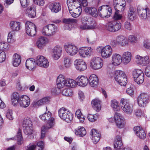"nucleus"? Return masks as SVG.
Listing matches in <instances>:
<instances>
[{
    "label": "nucleus",
    "mask_w": 150,
    "mask_h": 150,
    "mask_svg": "<svg viewBox=\"0 0 150 150\" xmlns=\"http://www.w3.org/2000/svg\"><path fill=\"white\" fill-rule=\"evenodd\" d=\"M115 120L116 125L118 128H122L125 127V119L120 114H115Z\"/></svg>",
    "instance_id": "a211bd4d"
},
{
    "label": "nucleus",
    "mask_w": 150,
    "mask_h": 150,
    "mask_svg": "<svg viewBox=\"0 0 150 150\" xmlns=\"http://www.w3.org/2000/svg\"><path fill=\"white\" fill-rule=\"evenodd\" d=\"M44 148V143L42 141L37 142L35 145L30 146L27 150H42Z\"/></svg>",
    "instance_id": "72a5a7b5"
},
{
    "label": "nucleus",
    "mask_w": 150,
    "mask_h": 150,
    "mask_svg": "<svg viewBox=\"0 0 150 150\" xmlns=\"http://www.w3.org/2000/svg\"><path fill=\"white\" fill-rule=\"evenodd\" d=\"M52 123H51L49 126H46L44 125L43 126L41 129L42 133L41 134V139H43L45 135V134L46 133V131L48 129L51 128L52 127Z\"/></svg>",
    "instance_id": "864d4df0"
},
{
    "label": "nucleus",
    "mask_w": 150,
    "mask_h": 150,
    "mask_svg": "<svg viewBox=\"0 0 150 150\" xmlns=\"http://www.w3.org/2000/svg\"><path fill=\"white\" fill-rule=\"evenodd\" d=\"M30 103L29 98L26 95H22L20 97V99L18 103L19 105L23 108L28 107Z\"/></svg>",
    "instance_id": "aec40b11"
},
{
    "label": "nucleus",
    "mask_w": 150,
    "mask_h": 150,
    "mask_svg": "<svg viewBox=\"0 0 150 150\" xmlns=\"http://www.w3.org/2000/svg\"><path fill=\"white\" fill-rule=\"evenodd\" d=\"M143 74L144 73L142 70L139 69H135L132 72V74L134 79Z\"/></svg>",
    "instance_id": "de8ad7c7"
},
{
    "label": "nucleus",
    "mask_w": 150,
    "mask_h": 150,
    "mask_svg": "<svg viewBox=\"0 0 150 150\" xmlns=\"http://www.w3.org/2000/svg\"><path fill=\"white\" fill-rule=\"evenodd\" d=\"M67 4L68 6L69 11L81 4L77 0H67Z\"/></svg>",
    "instance_id": "f704fd0d"
},
{
    "label": "nucleus",
    "mask_w": 150,
    "mask_h": 150,
    "mask_svg": "<svg viewBox=\"0 0 150 150\" xmlns=\"http://www.w3.org/2000/svg\"><path fill=\"white\" fill-rule=\"evenodd\" d=\"M14 33L13 31H11L9 32L8 35L7 42L8 43H13L14 42L15 40L14 37Z\"/></svg>",
    "instance_id": "bf43d9fd"
},
{
    "label": "nucleus",
    "mask_w": 150,
    "mask_h": 150,
    "mask_svg": "<svg viewBox=\"0 0 150 150\" xmlns=\"http://www.w3.org/2000/svg\"><path fill=\"white\" fill-rule=\"evenodd\" d=\"M113 3L115 10H124L126 5L125 0H113Z\"/></svg>",
    "instance_id": "6ab92c4d"
},
{
    "label": "nucleus",
    "mask_w": 150,
    "mask_h": 150,
    "mask_svg": "<svg viewBox=\"0 0 150 150\" xmlns=\"http://www.w3.org/2000/svg\"><path fill=\"white\" fill-rule=\"evenodd\" d=\"M112 9L108 5H103L98 9L99 15L103 18H108L111 14Z\"/></svg>",
    "instance_id": "1a4fd4ad"
},
{
    "label": "nucleus",
    "mask_w": 150,
    "mask_h": 150,
    "mask_svg": "<svg viewBox=\"0 0 150 150\" xmlns=\"http://www.w3.org/2000/svg\"><path fill=\"white\" fill-rule=\"evenodd\" d=\"M23 127L33 126L30 118L28 117H25L23 121Z\"/></svg>",
    "instance_id": "13d9d810"
},
{
    "label": "nucleus",
    "mask_w": 150,
    "mask_h": 150,
    "mask_svg": "<svg viewBox=\"0 0 150 150\" xmlns=\"http://www.w3.org/2000/svg\"><path fill=\"white\" fill-rule=\"evenodd\" d=\"M20 99L19 94L16 92H14L12 95L11 98V102L12 104L14 106L16 105L17 104L19 100Z\"/></svg>",
    "instance_id": "37998d69"
},
{
    "label": "nucleus",
    "mask_w": 150,
    "mask_h": 150,
    "mask_svg": "<svg viewBox=\"0 0 150 150\" xmlns=\"http://www.w3.org/2000/svg\"><path fill=\"white\" fill-rule=\"evenodd\" d=\"M48 42L47 38L44 37H42L39 38L36 42L37 47L39 49L42 48Z\"/></svg>",
    "instance_id": "c9c22d12"
},
{
    "label": "nucleus",
    "mask_w": 150,
    "mask_h": 150,
    "mask_svg": "<svg viewBox=\"0 0 150 150\" xmlns=\"http://www.w3.org/2000/svg\"><path fill=\"white\" fill-rule=\"evenodd\" d=\"M96 51L100 53L102 57L104 59L110 57L112 53V48L110 45H107L104 47L98 46L96 49Z\"/></svg>",
    "instance_id": "7ed1b4c3"
},
{
    "label": "nucleus",
    "mask_w": 150,
    "mask_h": 150,
    "mask_svg": "<svg viewBox=\"0 0 150 150\" xmlns=\"http://www.w3.org/2000/svg\"><path fill=\"white\" fill-rule=\"evenodd\" d=\"M25 30L26 33L28 35L33 36L36 34V27L33 23L27 21L25 23Z\"/></svg>",
    "instance_id": "9b49d317"
},
{
    "label": "nucleus",
    "mask_w": 150,
    "mask_h": 150,
    "mask_svg": "<svg viewBox=\"0 0 150 150\" xmlns=\"http://www.w3.org/2000/svg\"><path fill=\"white\" fill-rule=\"evenodd\" d=\"M99 80L98 77L94 74L91 75L88 79L90 85L92 87L96 88L98 85Z\"/></svg>",
    "instance_id": "bb28decb"
},
{
    "label": "nucleus",
    "mask_w": 150,
    "mask_h": 150,
    "mask_svg": "<svg viewBox=\"0 0 150 150\" xmlns=\"http://www.w3.org/2000/svg\"><path fill=\"white\" fill-rule=\"evenodd\" d=\"M63 23L67 24L77 23L78 22V20L77 19L74 18H65L63 20Z\"/></svg>",
    "instance_id": "4d7b16f0"
},
{
    "label": "nucleus",
    "mask_w": 150,
    "mask_h": 150,
    "mask_svg": "<svg viewBox=\"0 0 150 150\" xmlns=\"http://www.w3.org/2000/svg\"><path fill=\"white\" fill-rule=\"evenodd\" d=\"M90 134L91 135V139L93 142L95 144H96L100 139V134L94 129H92Z\"/></svg>",
    "instance_id": "c85d7f7f"
},
{
    "label": "nucleus",
    "mask_w": 150,
    "mask_h": 150,
    "mask_svg": "<svg viewBox=\"0 0 150 150\" xmlns=\"http://www.w3.org/2000/svg\"><path fill=\"white\" fill-rule=\"evenodd\" d=\"M114 77L115 81L121 86H125L127 83V76L125 72L122 71H115Z\"/></svg>",
    "instance_id": "f257e3e1"
},
{
    "label": "nucleus",
    "mask_w": 150,
    "mask_h": 150,
    "mask_svg": "<svg viewBox=\"0 0 150 150\" xmlns=\"http://www.w3.org/2000/svg\"><path fill=\"white\" fill-rule=\"evenodd\" d=\"M117 40V36L115 39L112 40H111L110 44L111 47H115L119 45V41Z\"/></svg>",
    "instance_id": "774afa93"
},
{
    "label": "nucleus",
    "mask_w": 150,
    "mask_h": 150,
    "mask_svg": "<svg viewBox=\"0 0 150 150\" xmlns=\"http://www.w3.org/2000/svg\"><path fill=\"white\" fill-rule=\"evenodd\" d=\"M96 26V24H82L80 26V28L82 30L93 29L95 28Z\"/></svg>",
    "instance_id": "603ef678"
},
{
    "label": "nucleus",
    "mask_w": 150,
    "mask_h": 150,
    "mask_svg": "<svg viewBox=\"0 0 150 150\" xmlns=\"http://www.w3.org/2000/svg\"><path fill=\"white\" fill-rule=\"evenodd\" d=\"M66 83V86L73 88L75 86L76 81L72 79L68 78L67 79Z\"/></svg>",
    "instance_id": "6e6d98bb"
},
{
    "label": "nucleus",
    "mask_w": 150,
    "mask_h": 150,
    "mask_svg": "<svg viewBox=\"0 0 150 150\" xmlns=\"http://www.w3.org/2000/svg\"><path fill=\"white\" fill-rule=\"evenodd\" d=\"M134 130L137 136L140 139H144L146 138V134L141 127L139 126L134 127Z\"/></svg>",
    "instance_id": "b1692460"
},
{
    "label": "nucleus",
    "mask_w": 150,
    "mask_h": 150,
    "mask_svg": "<svg viewBox=\"0 0 150 150\" xmlns=\"http://www.w3.org/2000/svg\"><path fill=\"white\" fill-rule=\"evenodd\" d=\"M149 96L146 93H141L138 98V103L139 106L144 107L149 102Z\"/></svg>",
    "instance_id": "dca6fc26"
},
{
    "label": "nucleus",
    "mask_w": 150,
    "mask_h": 150,
    "mask_svg": "<svg viewBox=\"0 0 150 150\" xmlns=\"http://www.w3.org/2000/svg\"><path fill=\"white\" fill-rule=\"evenodd\" d=\"M114 146V148L116 150H123L124 149L123 148L121 137L119 135L116 136Z\"/></svg>",
    "instance_id": "a878e982"
},
{
    "label": "nucleus",
    "mask_w": 150,
    "mask_h": 150,
    "mask_svg": "<svg viewBox=\"0 0 150 150\" xmlns=\"http://www.w3.org/2000/svg\"><path fill=\"white\" fill-rule=\"evenodd\" d=\"M74 65L77 70L80 71H83L87 68L86 62L82 59H76L74 62Z\"/></svg>",
    "instance_id": "f3484780"
},
{
    "label": "nucleus",
    "mask_w": 150,
    "mask_h": 150,
    "mask_svg": "<svg viewBox=\"0 0 150 150\" xmlns=\"http://www.w3.org/2000/svg\"><path fill=\"white\" fill-rule=\"evenodd\" d=\"M6 117L10 120H12L13 119V112L11 109H8L6 113Z\"/></svg>",
    "instance_id": "338daca9"
},
{
    "label": "nucleus",
    "mask_w": 150,
    "mask_h": 150,
    "mask_svg": "<svg viewBox=\"0 0 150 150\" xmlns=\"http://www.w3.org/2000/svg\"><path fill=\"white\" fill-rule=\"evenodd\" d=\"M90 66L93 69L97 70L101 68L103 65V60L100 57H94L91 59Z\"/></svg>",
    "instance_id": "39448f33"
},
{
    "label": "nucleus",
    "mask_w": 150,
    "mask_h": 150,
    "mask_svg": "<svg viewBox=\"0 0 150 150\" xmlns=\"http://www.w3.org/2000/svg\"><path fill=\"white\" fill-rule=\"evenodd\" d=\"M10 47L9 44L4 42H0V50H3L4 49H8Z\"/></svg>",
    "instance_id": "69168bd1"
},
{
    "label": "nucleus",
    "mask_w": 150,
    "mask_h": 150,
    "mask_svg": "<svg viewBox=\"0 0 150 150\" xmlns=\"http://www.w3.org/2000/svg\"><path fill=\"white\" fill-rule=\"evenodd\" d=\"M135 58L137 64L142 66H146L150 63V57L148 55L144 56L137 55L136 56Z\"/></svg>",
    "instance_id": "9d476101"
},
{
    "label": "nucleus",
    "mask_w": 150,
    "mask_h": 150,
    "mask_svg": "<svg viewBox=\"0 0 150 150\" xmlns=\"http://www.w3.org/2000/svg\"><path fill=\"white\" fill-rule=\"evenodd\" d=\"M64 48L66 52L71 56L76 55L78 51L77 47L74 45L67 43L64 45Z\"/></svg>",
    "instance_id": "f8f14e48"
},
{
    "label": "nucleus",
    "mask_w": 150,
    "mask_h": 150,
    "mask_svg": "<svg viewBox=\"0 0 150 150\" xmlns=\"http://www.w3.org/2000/svg\"><path fill=\"white\" fill-rule=\"evenodd\" d=\"M120 11H121L115 10L114 15L113 16V19L114 21H117L121 20L122 17V15L119 13Z\"/></svg>",
    "instance_id": "052dcab7"
},
{
    "label": "nucleus",
    "mask_w": 150,
    "mask_h": 150,
    "mask_svg": "<svg viewBox=\"0 0 150 150\" xmlns=\"http://www.w3.org/2000/svg\"><path fill=\"white\" fill-rule=\"evenodd\" d=\"M23 130L25 134L27 135H30L33 134V126L23 127Z\"/></svg>",
    "instance_id": "09e8293b"
},
{
    "label": "nucleus",
    "mask_w": 150,
    "mask_h": 150,
    "mask_svg": "<svg viewBox=\"0 0 150 150\" xmlns=\"http://www.w3.org/2000/svg\"><path fill=\"white\" fill-rule=\"evenodd\" d=\"M62 52V48L59 45L55 46L52 50V56L55 60L58 59L60 57Z\"/></svg>",
    "instance_id": "412c9836"
},
{
    "label": "nucleus",
    "mask_w": 150,
    "mask_h": 150,
    "mask_svg": "<svg viewBox=\"0 0 150 150\" xmlns=\"http://www.w3.org/2000/svg\"><path fill=\"white\" fill-rule=\"evenodd\" d=\"M84 11L93 17H96L98 16L97 10L95 7H86L85 8Z\"/></svg>",
    "instance_id": "e433bc0d"
},
{
    "label": "nucleus",
    "mask_w": 150,
    "mask_h": 150,
    "mask_svg": "<svg viewBox=\"0 0 150 150\" xmlns=\"http://www.w3.org/2000/svg\"><path fill=\"white\" fill-rule=\"evenodd\" d=\"M18 143L19 145L21 144L23 142V138L22 137L21 130L19 129L17 133Z\"/></svg>",
    "instance_id": "680f3d73"
},
{
    "label": "nucleus",
    "mask_w": 150,
    "mask_h": 150,
    "mask_svg": "<svg viewBox=\"0 0 150 150\" xmlns=\"http://www.w3.org/2000/svg\"><path fill=\"white\" fill-rule=\"evenodd\" d=\"M10 26L13 31H18L20 29V23L16 21H11L10 23Z\"/></svg>",
    "instance_id": "c03bdc74"
},
{
    "label": "nucleus",
    "mask_w": 150,
    "mask_h": 150,
    "mask_svg": "<svg viewBox=\"0 0 150 150\" xmlns=\"http://www.w3.org/2000/svg\"><path fill=\"white\" fill-rule=\"evenodd\" d=\"M71 59L69 57H67L64 58V64L66 68H69L71 66L72 64Z\"/></svg>",
    "instance_id": "3c124183"
},
{
    "label": "nucleus",
    "mask_w": 150,
    "mask_h": 150,
    "mask_svg": "<svg viewBox=\"0 0 150 150\" xmlns=\"http://www.w3.org/2000/svg\"><path fill=\"white\" fill-rule=\"evenodd\" d=\"M137 11L139 17L143 20H147L150 19V11L147 7L138 6Z\"/></svg>",
    "instance_id": "423d86ee"
},
{
    "label": "nucleus",
    "mask_w": 150,
    "mask_h": 150,
    "mask_svg": "<svg viewBox=\"0 0 150 150\" xmlns=\"http://www.w3.org/2000/svg\"><path fill=\"white\" fill-rule=\"evenodd\" d=\"M136 13L135 8L133 6H130L127 12V18L129 20L133 21L136 18Z\"/></svg>",
    "instance_id": "7c9ffc66"
},
{
    "label": "nucleus",
    "mask_w": 150,
    "mask_h": 150,
    "mask_svg": "<svg viewBox=\"0 0 150 150\" xmlns=\"http://www.w3.org/2000/svg\"><path fill=\"white\" fill-rule=\"evenodd\" d=\"M144 74L134 79L135 82L138 84H139L143 83L144 80Z\"/></svg>",
    "instance_id": "0e129e2a"
},
{
    "label": "nucleus",
    "mask_w": 150,
    "mask_h": 150,
    "mask_svg": "<svg viewBox=\"0 0 150 150\" xmlns=\"http://www.w3.org/2000/svg\"><path fill=\"white\" fill-rule=\"evenodd\" d=\"M57 27L54 24H50L44 26L42 30L44 35L52 37L54 35L57 31Z\"/></svg>",
    "instance_id": "f03ea898"
},
{
    "label": "nucleus",
    "mask_w": 150,
    "mask_h": 150,
    "mask_svg": "<svg viewBox=\"0 0 150 150\" xmlns=\"http://www.w3.org/2000/svg\"><path fill=\"white\" fill-rule=\"evenodd\" d=\"M81 20L82 24H96L94 20L92 18H88L86 16H82L81 17Z\"/></svg>",
    "instance_id": "79ce46f5"
},
{
    "label": "nucleus",
    "mask_w": 150,
    "mask_h": 150,
    "mask_svg": "<svg viewBox=\"0 0 150 150\" xmlns=\"http://www.w3.org/2000/svg\"><path fill=\"white\" fill-rule=\"evenodd\" d=\"M50 101L49 97H45L37 101L35 103V105L38 106L48 103Z\"/></svg>",
    "instance_id": "a18cd8bd"
},
{
    "label": "nucleus",
    "mask_w": 150,
    "mask_h": 150,
    "mask_svg": "<svg viewBox=\"0 0 150 150\" xmlns=\"http://www.w3.org/2000/svg\"><path fill=\"white\" fill-rule=\"evenodd\" d=\"M27 12L28 13V16L31 18H34L36 16V12L34 8H33L30 7L28 8L27 10Z\"/></svg>",
    "instance_id": "8fccbe9b"
},
{
    "label": "nucleus",
    "mask_w": 150,
    "mask_h": 150,
    "mask_svg": "<svg viewBox=\"0 0 150 150\" xmlns=\"http://www.w3.org/2000/svg\"><path fill=\"white\" fill-rule=\"evenodd\" d=\"M49 8L52 12L57 13L61 10V6L59 3H54L50 4Z\"/></svg>",
    "instance_id": "473e14b6"
},
{
    "label": "nucleus",
    "mask_w": 150,
    "mask_h": 150,
    "mask_svg": "<svg viewBox=\"0 0 150 150\" xmlns=\"http://www.w3.org/2000/svg\"><path fill=\"white\" fill-rule=\"evenodd\" d=\"M93 49L91 47H81L78 50L80 56L84 58L90 57L92 53Z\"/></svg>",
    "instance_id": "ddd939ff"
},
{
    "label": "nucleus",
    "mask_w": 150,
    "mask_h": 150,
    "mask_svg": "<svg viewBox=\"0 0 150 150\" xmlns=\"http://www.w3.org/2000/svg\"><path fill=\"white\" fill-rule=\"evenodd\" d=\"M110 105L113 110L115 112L118 111L120 109L119 103L115 99L111 101Z\"/></svg>",
    "instance_id": "a19ab883"
},
{
    "label": "nucleus",
    "mask_w": 150,
    "mask_h": 150,
    "mask_svg": "<svg viewBox=\"0 0 150 150\" xmlns=\"http://www.w3.org/2000/svg\"><path fill=\"white\" fill-rule=\"evenodd\" d=\"M75 116L79 120V121L81 123H83L84 121L85 118L80 110L79 109L76 111Z\"/></svg>",
    "instance_id": "5fc2aeb1"
},
{
    "label": "nucleus",
    "mask_w": 150,
    "mask_h": 150,
    "mask_svg": "<svg viewBox=\"0 0 150 150\" xmlns=\"http://www.w3.org/2000/svg\"><path fill=\"white\" fill-rule=\"evenodd\" d=\"M66 80L65 77L62 74H60L58 76L57 80V87L59 88H63L66 86Z\"/></svg>",
    "instance_id": "5701e85b"
},
{
    "label": "nucleus",
    "mask_w": 150,
    "mask_h": 150,
    "mask_svg": "<svg viewBox=\"0 0 150 150\" xmlns=\"http://www.w3.org/2000/svg\"><path fill=\"white\" fill-rule=\"evenodd\" d=\"M58 112L59 117L67 122H69L73 119V115L71 113L68 109L64 107L59 109Z\"/></svg>",
    "instance_id": "20e7f679"
},
{
    "label": "nucleus",
    "mask_w": 150,
    "mask_h": 150,
    "mask_svg": "<svg viewBox=\"0 0 150 150\" xmlns=\"http://www.w3.org/2000/svg\"><path fill=\"white\" fill-rule=\"evenodd\" d=\"M75 134L80 137H83L86 135V131L83 127H79L75 132Z\"/></svg>",
    "instance_id": "49530a36"
},
{
    "label": "nucleus",
    "mask_w": 150,
    "mask_h": 150,
    "mask_svg": "<svg viewBox=\"0 0 150 150\" xmlns=\"http://www.w3.org/2000/svg\"><path fill=\"white\" fill-rule=\"evenodd\" d=\"M62 93L64 96H70L72 95V91L70 89L65 88L62 91Z\"/></svg>",
    "instance_id": "e2e57ef3"
},
{
    "label": "nucleus",
    "mask_w": 150,
    "mask_h": 150,
    "mask_svg": "<svg viewBox=\"0 0 150 150\" xmlns=\"http://www.w3.org/2000/svg\"><path fill=\"white\" fill-rule=\"evenodd\" d=\"M21 62V57L20 55L17 54H15L13 55V58L12 64L13 65L17 67L20 64Z\"/></svg>",
    "instance_id": "58836bf2"
},
{
    "label": "nucleus",
    "mask_w": 150,
    "mask_h": 150,
    "mask_svg": "<svg viewBox=\"0 0 150 150\" xmlns=\"http://www.w3.org/2000/svg\"><path fill=\"white\" fill-rule=\"evenodd\" d=\"M121 24L118 21H114L108 23L106 25V29L111 32H115L120 30Z\"/></svg>",
    "instance_id": "6e6552de"
},
{
    "label": "nucleus",
    "mask_w": 150,
    "mask_h": 150,
    "mask_svg": "<svg viewBox=\"0 0 150 150\" xmlns=\"http://www.w3.org/2000/svg\"><path fill=\"white\" fill-rule=\"evenodd\" d=\"M132 55L129 52H124L122 57V60L125 64H127L130 62L132 58Z\"/></svg>",
    "instance_id": "2f4dec72"
},
{
    "label": "nucleus",
    "mask_w": 150,
    "mask_h": 150,
    "mask_svg": "<svg viewBox=\"0 0 150 150\" xmlns=\"http://www.w3.org/2000/svg\"><path fill=\"white\" fill-rule=\"evenodd\" d=\"M33 58H30L27 60L25 63V66L28 69L32 70L35 68V60L34 61Z\"/></svg>",
    "instance_id": "ea45409f"
},
{
    "label": "nucleus",
    "mask_w": 150,
    "mask_h": 150,
    "mask_svg": "<svg viewBox=\"0 0 150 150\" xmlns=\"http://www.w3.org/2000/svg\"><path fill=\"white\" fill-rule=\"evenodd\" d=\"M121 108L123 112L127 115H131L133 111V107L127 102L126 99L122 98L120 100Z\"/></svg>",
    "instance_id": "0eeeda50"
},
{
    "label": "nucleus",
    "mask_w": 150,
    "mask_h": 150,
    "mask_svg": "<svg viewBox=\"0 0 150 150\" xmlns=\"http://www.w3.org/2000/svg\"><path fill=\"white\" fill-rule=\"evenodd\" d=\"M51 115L52 114L51 112L47 111L44 114L40 115L39 117L41 120L44 121H48L45 126H49L51 123H52V127L53 126L54 119L53 117H51Z\"/></svg>",
    "instance_id": "2eb2a0df"
},
{
    "label": "nucleus",
    "mask_w": 150,
    "mask_h": 150,
    "mask_svg": "<svg viewBox=\"0 0 150 150\" xmlns=\"http://www.w3.org/2000/svg\"><path fill=\"white\" fill-rule=\"evenodd\" d=\"M117 40L119 41V45L124 47L128 45L129 42L127 38L125 36L120 35L117 36Z\"/></svg>",
    "instance_id": "c756f323"
},
{
    "label": "nucleus",
    "mask_w": 150,
    "mask_h": 150,
    "mask_svg": "<svg viewBox=\"0 0 150 150\" xmlns=\"http://www.w3.org/2000/svg\"><path fill=\"white\" fill-rule=\"evenodd\" d=\"M77 7L73 8L71 11H69V13L71 16L75 18L79 17L81 14L82 11L81 4Z\"/></svg>",
    "instance_id": "393cba45"
},
{
    "label": "nucleus",
    "mask_w": 150,
    "mask_h": 150,
    "mask_svg": "<svg viewBox=\"0 0 150 150\" xmlns=\"http://www.w3.org/2000/svg\"><path fill=\"white\" fill-rule=\"evenodd\" d=\"M122 56L119 54L115 53L112 54V56L111 62L114 66H118L122 62Z\"/></svg>",
    "instance_id": "cd10ccee"
},
{
    "label": "nucleus",
    "mask_w": 150,
    "mask_h": 150,
    "mask_svg": "<svg viewBox=\"0 0 150 150\" xmlns=\"http://www.w3.org/2000/svg\"><path fill=\"white\" fill-rule=\"evenodd\" d=\"M92 106L97 111H99L101 109L100 102L98 99L93 100L91 102Z\"/></svg>",
    "instance_id": "4c0bfd02"
},
{
    "label": "nucleus",
    "mask_w": 150,
    "mask_h": 150,
    "mask_svg": "<svg viewBox=\"0 0 150 150\" xmlns=\"http://www.w3.org/2000/svg\"><path fill=\"white\" fill-rule=\"evenodd\" d=\"M76 83L79 86L84 87L86 86L88 83V79L85 76H79L76 79Z\"/></svg>",
    "instance_id": "4be33fe9"
},
{
    "label": "nucleus",
    "mask_w": 150,
    "mask_h": 150,
    "mask_svg": "<svg viewBox=\"0 0 150 150\" xmlns=\"http://www.w3.org/2000/svg\"><path fill=\"white\" fill-rule=\"evenodd\" d=\"M37 65L43 68H47L49 66V62L47 59L44 56L38 55L35 60Z\"/></svg>",
    "instance_id": "4468645a"
}]
</instances>
